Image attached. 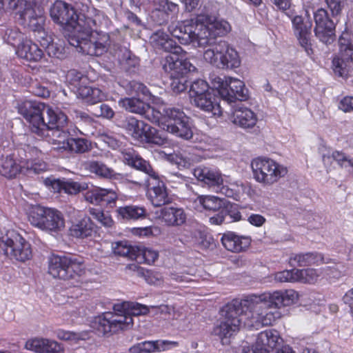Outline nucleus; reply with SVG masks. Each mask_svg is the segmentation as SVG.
Listing matches in <instances>:
<instances>
[{
  "instance_id": "nucleus-1",
  "label": "nucleus",
  "mask_w": 353,
  "mask_h": 353,
  "mask_svg": "<svg viewBox=\"0 0 353 353\" xmlns=\"http://www.w3.org/2000/svg\"><path fill=\"white\" fill-rule=\"evenodd\" d=\"M119 105L128 112L141 115L177 137L185 139L192 137L193 133L188 123V117L179 109H165L163 106L157 108L134 97L120 99Z\"/></svg>"
},
{
  "instance_id": "nucleus-2",
  "label": "nucleus",
  "mask_w": 353,
  "mask_h": 353,
  "mask_svg": "<svg viewBox=\"0 0 353 353\" xmlns=\"http://www.w3.org/2000/svg\"><path fill=\"white\" fill-rule=\"evenodd\" d=\"M113 310L114 312H106L95 316L91 323L92 327L103 335L112 334L132 326L133 316L143 315L149 312L147 306L128 301L114 304Z\"/></svg>"
},
{
  "instance_id": "nucleus-3",
  "label": "nucleus",
  "mask_w": 353,
  "mask_h": 353,
  "mask_svg": "<svg viewBox=\"0 0 353 353\" xmlns=\"http://www.w3.org/2000/svg\"><path fill=\"white\" fill-rule=\"evenodd\" d=\"M162 48L170 54L165 57L163 68L170 74L171 88L174 92L181 93L187 90L190 83L187 74L196 68L188 60L186 52L171 39L161 42Z\"/></svg>"
},
{
  "instance_id": "nucleus-4",
  "label": "nucleus",
  "mask_w": 353,
  "mask_h": 353,
  "mask_svg": "<svg viewBox=\"0 0 353 353\" xmlns=\"http://www.w3.org/2000/svg\"><path fill=\"white\" fill-rule=\"evenodd\" d=\"M26 157L18 159L14 154L0 157V174L7 179L15 178L19 174H39L48 170L43 160L44 152L37 146L26 145Z\"/></svg>"
},
{
  "instance_id": "nucleus-5",
  "label": "nucleus",
  "mask_w": 353,
  "mask_h": 353,
  "mask_svg": "<svg viewBox=\"0 0 353 353\" xmlns=\"http://www.w3.org/2000/svg\"><path fill=\"white\" fill-rule=\"evenodd\" d=\"M259 300V301L256 303H261V307L251 310L250 325L256 327L269 326L279 319L282 316V314L278 310L259 312L263 305L268 308L274 307L276 309L290 306L299 300V294L292 289L276 290L273 292L261 294Z\"/></svg>"
},
{
  "instance_id": "nucleus-6",
  "label": "nucleus",
  "mask_w": 353,
  "mask_h": 353,
  "mask_svg": "<svg viewBox=\"0 0 353 353\" xmlns=\"http://www.w3.org/2000/svg\"><path fill=\"white\" fill-rule=\"evenodd\" d=\"M260 307L261 303H254L252 300L233 299L221 309L220 322L214 327L212 334L221 340L231 337L239 330L241 316L245 314L249 319L251 310Z\"/></svg>"
},
{
  "instance_id": "nucleus-7",
  "label": "nucleus",
  "mask_w": 353,
  "mask_h": 353,
  "mask_svg": "<svg viewBox=\"0 0 353 353\" xmlns=\"http://www.w3.org/2000/svg\"><path fill=\"white\" fill-rule=\"evenodd\" d=\"M90 14H94L95 18L92 17L88 19V21L82 30L68 39L70 45L79 48L82 53L90 56H100L106 51V46L99 40H95L93 37V32H97L98 21L101 14L99 10L95 8L88 12Z\"/></svg>"
},
{
  "instance_id": "nucleus-8",
  "label": "nucleus",
  "mask_w": 353,
  "mask_h": 353,
  "mask_svg": "<svg viewBox=\"0 0 353 353\" xmlns=\"http://www.w3.org/2000/svg\"><path fill=\"white\" fill-rule=\"evenodd\" d=\"M82 259L74 255L52 254L48 259V273L54 279L77 280L85 274Z\"/></svg>"
},
{
  "instance_id": "nucleus-9",
  "label": "nucleus",
  "mask_w": 353,
  "mask_h": 353,
  "mask_svg": "<svg viewBox=\"0 0 353 353\" xmlns=\"http://www.w3.org/2000/svg\"><path fill=\"white\" fill-rule=\"evenodd\" d=\"M52 20L70 32L69 39L79 33L92 17L78 14L73 6L63 1H56L50 8Z\"/></svg>"
},
{
  "instance_id": "nucleus-10",
  "label": "nucleus",
  "mask_w": 353,
  "mask_h": 353,
  "mask_svg": "<svg viewBox=\"0 0 353 353\" xmlns=\"http://www.w3.org/2000/svg\"><path fill=\"white\" fill-rule=\"evenodd\" d=\"M203 58L208 63L223 70L238 68L241 63L239 52L223 40H219L211 48L205 50Z\"/></svg>"
},
{
  "instance_id": "nucleus-11",
  "label": "nucleus",
  "mask_w": 353,
  "mask_h": 353,
  "mask_svg": "<svg viewBox=\"0 0 353 353\" xmlns=\"http://www.w3.org/2000/svg\"><path fill=\"white\" fill-rule=\"evenodd\" d=\"M251 168L254 179L265 185H272L277 183L288 172L286 166L267 157L253 159Z\"/></svg>"
},
{
  "instance_id": "nucleus-12",
  "label": "nucleus",
  "mask_w": 353,
  "mask_h": 353,
  "mask_svg": "<svg viewBox=\"0 0 353 353\" xmlns=\"http://www.w3.org/2000/svg\"><path fill=\"white\" fill-rule=\"evenodd\" d=\"M0 249L10 260L26 262L32 257L31 244L16 230H9L0 241Z\"/></svg>"
},
{
  "instance_id": "nucleus-13",
  "label": "nucleus",
  "mask_w": 353,
  "mask_h": 353,
  "mask_svg": "<svg viewBox=\"0 0 353 353\" xmlns=\"http://www.w3.org/2000/svg\"><path fill=\"white\" fill-rule=\"evenodd\" d=\"M212 83L221 98L230 103L236 101H245L249 98L248 90L244 83L238 79L216 77Z\"/></svg>"
},
{
  "instance_id": "nucleus-14",
  "label": "nucleus",
  "mask_w": 353,
  "mask_h": 353,
  "mask_svg": "<svg viewBox=\"0 0 353 353\" xmlns=\"http://www.w3.org/2000/svg\"><path fill=\"white\" fill-rule=\"evenodd\" d=\"M45 103L37 101L25 100L18 103L17 111L29 123L31 132L39 137L46 127L43 112Z\"/></svg>"
},
{
  "instance_id": "nucleus-15",
  "label": "nucleus",
  "mask_w": 353,
  "mask_h": 353,
  "mask_svg": "<svg viewBox=\"0 0 353 353\" xmlns=\"http://www.w3.org/2000/svg\"><path fill=\"white\" fill-rule=\"evenodd\" d=\"M353 63V34L344 31L339 39V52L332 59L334 72L339 77L345 75L347 67Z\"/></svg>"
},
{
  "instance_id": "nucleus-16",
  "label": "nucleus",
  "mask_w": 353,
  "mask_h": 353,
  "mask_svg": "<svg viewBox=\"0 0 353 353\" xmlns=\"http://www.w3.org/2000/svg\"><path fill=\"white\" fill-rule=\"evenodd\" d=\"M124 125L126 130L138 141L159 145L165 143V139L159 135L154 128L134 117H127Z\"/></svg>"
},
{
  "instance_id": "nucleus-17",
  "label": "nucleus",
  "mask_w": 353,
  "mask_h": 353,
  "mask_svg": "<svg viewBox=\"0 0 353 353\" xmlns=\"http://www.w3.org/2000/svg\"><path fill=\"white\" fill-rule=\"evenodd\" d=\"M48 121L46 122V127L43 128L40 138L50 137H56V139H65L70 135V131L68 128V119L65 114L59 110H54L49 108L47 110Z\"/></svg>"
},
{
  "instance_id": "nucleus-18",
  "label": "nucleus",
  "mask_w": 353,
  "mask_h": 353,
  "mask_svg": "<svg viewBox=\"0 0 353 353\" xmlns=\"http://www.w3.org/2000/svg\"><path fill=\"white\" fill-rule=\"evenodd\" d=\"M19 14L22 24L39 34L36 36L37 39L47 35L44 29L46 17L43 9L36 8L32 3L26 1L24 8L19 10Z\"/></svg>"
},
{
  "instance_id": "nucleus-19",
  "label": "nucleus",
  "mask_w": 353,
  "mask_h": 353,
  "mask_svg": "<svg viewBox=\"0 0 353 353\" xmlns=\"http://www.w3.org/2000/svg\"><path fill=\"white\" fill-rule=\"evenodd\" d=\"M314 19L316 37L326 45L332 43L336 39V24L330 18L327 11L323 8L318 9L314 13Z\"/></svg>"
},
{
  "instance_id": "nucleus-20",
  "label": "nucleus",
  "mask_w": 353,
  "mask_h": 353,
  "mask_svg": "<svg viewBox=\"0 0 353 353\" xmlns=\"http://www.w3.org/2000/svg\"><path fill=\"white\" fill-rule=\"evenodd\" d=\"M230 30V26L225 21H214L208 24L200 23L199 37L201 46L211 48L212 45L219 42L216 38L226 34Z\"/></svg>"
},
{
  "instance_id": "nucleus-21",
  "label": "nucleus",
  "mask_w": 353,
  "mask_h": 353,
  "mask_svg": "<svg viewBox=\"0 0 353 353\" xmlns=\"http://www.w3.org/2000/svg\"><path fill=\"white\" fill-rule=\"evenodd\" d=\"M200 23L193 19L186 20L178 23L172 30V34L183 45L192 43L194 46L202 47L200 43L199 34Z\"/></svg>"
},
{
  "instance_id": "nucleus-22",
  "label": "nucleus",
  "mask_w": 353,
  "mask_h": 353,
  "mask_svg": "<svg viewBox=\"0 0 353 353\" xmlns=\"http://www.w3.org/2000/svg\"><path fill=\"white\" fill-rule=\"evenodd\" d=\"M292 24L294 34L300 46L308 56H312L314 54L311 42L312 21L305 19L302 16L296 15L292 19Z\"/></svg>"
},
{
  "instance_id": "nucleus-23",
  "label": "nucleus",
  "mask_w": 353,
  "mask_h": 353,
  "mask_svg": "<svg viewBox=\"0 0 353 353\" xmlns=\"http://www.w3.org/2000/svg\"><path fill=\"white\" fill-rule=\"evenodd\" d=\"M85 199L90 203L113 208L116 206L118 195L111 189L95 187L85 192Z\"/></svg>"
},
{
  "instance_id": "nucleus-24",
  "label": "nucleus",
  "mask_w": 353,
  "mask_h": 353,
  "mask_svg": "<svg viewBox=\"0 0 353 353\" xmlns=\"http://www.w3.org/2000/svg\"><path fill=\"white\" fill-rule=\"evenodd\" d=\"M179 10L178 4L168 0H162L151 12L150 18L155 25H165L177 17Z\"/></svg>"
},
{
  "instance_id": "nucleus-25",
  "label": "nucleus",
  "mask_w": 353,
  "mask_h": 353,
  "mask_svg": "<svg viewBox=\"0 0 353 353\" xmlns=\"http://www.w3.org/2000/svg\"><path fill=\"white\" fill-rule=\"evenodd\" d=\"M148 184L147 194L152 205L156 207L162 206L170 202L166 187L163 181L160 180L158 173L156 177H150Z\"/></svg>"
},
{
  "instance_id": "nucleus-26",
  "label": "nucleus",
  "mask_w": 353,
  "mask_h": 353,
  "mask_svg": "<svg viewBox=\"0 0 353 353\" xmlns=\"http://www.w3.org/2000/svg\"><path fill=\"white\" fill-rule=\"evenodd\" d=\"M121 154L125 165L147 174L149 177L157 176V172L150 162L142 158L138 152L133 149H128L124 150Z\"/></svg>"
},
{
  "instance_id": "nucleus-27",
  "label": "nucleus",
  "mask_w": 353,
  "mask_h": 353,
  "mask_svg": "<svg viewBox=\"0 0 353 353\" xmlns=\"http://www.w3.org/2000/svg\"><path fill=\"white\" fill-rule=\"evenodd\" d=\"M221 241L228 251L239 253L249 248L252 239L250 236L238 235L234 232L228 231L222 235Z\"/></svg>"
},
{
  "instance_id": "nucleus-28",
  "label": "nucleus",
  "mask_w": 353,
  "mask_h": 353,
  "mask_svg": "<svg viewBox=\"0 0 353 353\" xmlns=\"http://www.w3.org/2000/svg\"><path fill=\"white\" fill-rule=\"evenodd\" d=\"M95 232V225L90 217L86 214H79L72 222L69 228V234L77 239L91 237Z\"/></svg>"
},
{
  "instance_id": "nucleus-29",
  "label": "nucleus",
  "mask_w": 353,
  "mask_h": 353,
  "mask_svg": "<svg viewBox=\"0 0 353 353\" xmlns=\"http://www.w3.org/2000/svg\"><path fill=\"white\" fill-rule=\"evenodd\" d=\"M16 54L20 59L28 62L37 63L44 57V52L39 46L31 39L26 38L18 44Z\"/></svg>"
},
{
  "instance_id": "nucleus-30",
  "label": "nucleus",
  "mask_w": 353,
  "mask_h": 353,
  "mask_svg": "<svg viewBox=\"0 0 353 353\" xmlns=\"http://www.w3.org/2000/svg\"><path fill=\"white\" fill-rule=\"evenodd\" d=\"M53 144H57V149L68 151L70 153L82 154L88 152L91 148V143L84 138H70L65 139H52Z\"/></svg>"
},
{
  "instance_id": "nucleus-31",
  "label": "nucleus",
  "mask_w": 353,
  "mask_h": 353,
  "mask_svg": "<svg viewBox=\"0 0 353 353\" xmlns=\"http://www.w3.org/2000/svg\"><path fill=\"white\" fill-rule=\"evenodd\" d=\"M194 104L203 111L211 112L212 115L220 117L223 114L222 108L219 104V98L212 92L209 91L193 100Z\"/></svg>"
},
{
  "instance_id": "nucleus-32",
  "label": "nucleus",
  "mask_w": 353,
  "mask_h": 353,
  "mask_svg": "<svg viewBox=\"0 0 353 353\" xmlns=\"http://www.w3.org/2000/svg\"><path fill=\"white\" fill-rule=\"evenodd\" d=\"M161 221L167 226H181L186 222L187 216L181 208L165 206L161 209Z\"/></svg>"
},
{
  "instance_id": "nucleus-33",
  "label": "nucleus",
  "mask_w": 353,
  "mask_h": 353,
  "mask_svg": "<svg viewBox=\"0 0 353 353\" xmlns=\"http://www.w3.org/2000/svg\"><path fill=\"white\" fill-rule=\"evenodd\" d=\"M232 122L245 129L252 128L257 122L256 114L244 105H237L232 112Z\"/></svg>"
},
{
  "instance_id": "nucleus-34",
  "label": "nucleus",
  "mask_w": 353,
  "mask_h": 353,
  "mask_svg": "<svg viewBox=\"0 0 353 353\" xmlns=\"http://www.w3.org/2000/svg\"><path fill=\"white\" fill-rule=\"evenodd\" d=\"M325 263L323 255L316 252L292 254L289 259V263L291 266L319 265Z\"/></svg>"
},
{
  "instance_id": "nucleus-35",
  "label": "nucleus",
  "mask_w": 353,
  "mask_h": 353,
  "mask_svg": "<svg viewBox=\"0 0 353 353\" xmlns=\"http://www.w3.org/2000/svg\"><path fill=\"white\" fill-rule=\"evenodd\" d=\"M177 346L178 343L170 341H145L138 343L130 349L132 353H151L154 352L165 351L168 348V345Z\"/></svg>"
},
{
  "instance_id": "nucleus-36",
  "label": "nucleus",
  "mask_w": 353,
  "mask_h": 353,
  "mask_svg": "<svg viewBox=\"0 0 353 353\" xmlns=\"http://www.w3.org/2000/svg\"><path fill=\"white\" fill-rule=\"evenodd\" d=\"M228 216L232 222H237L245 219L243 218L240 208L236 203H224L223 208L216 216L210 218L212 223L217 225L222 224L225 221L226 216Z\"/></svg>"
},
{
  "instance_id": "nucleus-37",
  "label": "nucleus",
  "mask_w": 353,
  "mask_h": 353,
  "mask_svg": "<svg viewBox=\"0 0 353 353\" xmlns=\"http://www.w3.org/2000/svg\"><path fill=\"white\" fill-rule=\"evenodd\" d=\"M116 212L118 217L128 221L143 220L148 215L147 210L143 206L129 205L119 207Z\"/></svg>"
},
{
  "instance_id": "nucleus-38",
  "label": "nucleus",
  "mask_w": 353,
  "mask_h": 353,
  "mask_svg": "<svg viewBox=\"0 0 353 353\" xmlns=\"http://www.w3.org/2000/svg\"><path fill=\"white\" fill-rule=\"evenodd\" d=\"M85 169L90 173L94 174L97 176L103 179H121L122 174H117L112 168H108L105 164L97 161H87L84 164Z\"/></svg>"
},
{
  "instance_id": "nucleus-39",
  "label": "nucleus",
  "mask_w": 353,
  "mask_h": 353,
  "mask_svg": "<svg viewBox=\"0 0 353 353\" xmlns=\"http://www.w3.org/2000/svg\"><path fill=\"white\" fill-rule=\"evenodd\" d=\"M194 176L209 187H219L223 183V179L219 172L207 167L198 168L194 171Z\"/></svg>"
},
{
  "instance_id": "nucleus-40",
  "label": "nucleus",
  "mask_w": 353,
  "mask_h": 353,
  "mask_svg": "<svg viewBox=\"0 0 353 353\" xmlns=\"http://www.w3.org/2000/svg\"><path fill=\"white\" fill-rule=\"evenodd\" d=\"M65 221L61 212L57 210L48 208L41 229L57 232L63 228Z\"/></svg>"
},
{
  "instance_id": "nucleus-41",
  "label": "nucleus",
  "mask_w": 353,
  "mask_h": 353,
  "mask_svg": "<svg viewBox=\"0 0 353 353\" xmlns=\"http://www.w3.org/2000/svg\"><path fill=\"white\" fill-rule=\"evenodd\" d=\"M280 339L276 330H266L258 334L256 343L263 348L265 353H266L268 351V348L274 349L276 347Z\"/></svg>"
},
{
  "instance_id": "nucleus-42",
  "label": "nucleus",
  "mask_w": 353,
  "mask_h": 353,
  "mask_svg": "<svg viewBox=\"0 0 353 353\" xmlns=\"http://www.w3.org/2000/svg\"><path fill=\"white\" fill-rule=\"evenodd\" d=\"M78 94L83 100L90 104L99 103L105 97L103 92L99 88L85 85L79 88Z\"/></svg>"
},
{
  "instance_id": "nucleus-43",
  "label": "nucleus",
  "mask_w": 353,
  "mask_h": 353,
  "mask_svg": "<svg viewBox=\"0 0 353 353\" xmlns=\"http://www.w3.org/2000/svg\"><path fill=\"white\" fill-rule=\"evenodd\" d=\"M112 248L115 255L126 256L132 260L137 259L140 251L139 248L131 245L126 241L116 242Z\"/></svg>"
},
{
  "instance_id": "nucleus-44",
  "label": "nucleus",
  "mask_w": 353,
  "mask_h": 353,
  "mask_svg": "<svg viewBox=\"0 0 353 353\" xmlns=\"http://www.w3.org/2000/svg\"><path fill=\"white\" fill-rule=\"evenodd\" d=\"M37 40L41 43V46H46L48 53L50 56L61 59L65 56V47L61 43H56L50 40L48 35L41 36L37 38Z\"/></svg>"
},
{
  "instance_id": "nucleus-45",
  "label": "nucleus",
  "mask_w": 353,
  "mask_h": 353,
  "mask_svg": "<svg viewBox=\"0 0 353 353\" xmlns=\"http://www.w3.org/2000/svg\"><path fill=\"white\" fill-rule=\"evenodd\" d=\"M47 210H48V208L39 205L32 206L28 213V219L31 225L41 229Z\"/></svg>"
},
{
  "instance_id": "nucleus-46",
  "label": "nucleus",
  "mask_w": 353,
  "mask_h": 353,
  "mask_svg": "<svg viewBox=\"0 0 353 353\" xmlns=\"http://www.w3.org/2000/svg\"><path fill=\"white\" fill-rule=\"evenodd\" d=\"M57 337L60 340L71 341L77 342L79 341H85L90 338V332L88 331H83L80 332H74L59 329L55 332Z\"/></svg>"
},
{
  "instance_id": "nucleus-47",
  "label": "nucleus",
  "mask_w": 353,
  "mask_h": 353,
  "mask_svg": "<svg viewBox=\"0 0 353 353\" xmlns=\"http://www.w3.org/2000/svg\"><path fill=\"white\" fill-rule=\"evenodd\" d=\"M198 199L205 210L212 212L221 210L225 203L223 200L214 196H201Z\"/></svg>"
},
{
  "instance_id": "nucleus-48",
  "label": "nucleus",
  "mask_w": 353,
  "mask_h": 353,
  "mask_svg": "<svg viewBox=\"0 0 353 353\" xmlns=\"http://www.w3.org/2000/svg\"><path fill=\"white\" fill-rule=\"evenodd\" d=\"M331 158H332L335 161H336L337 164L343 168L344 166V163L347 162L348 165L351 168H353V159H347L346 154L338 150H334L332 152V154H323L322 155V161L324 164L331 163Z\"/></svg>"
},
{
  "instance_id": "nucleus-49",
  "label": "nucleus",
  "mask_w": 353,
  "mask_h": 353,
  "mask_svg": "<svg viewBox=\"0 0 353 353\" xmlns=\"http://www.w3.org/2000/svg\"><path fill=\"white\" fill-rule=\"evenodd\" d=\"M87 79L86 76L75 69L68 70L66 74V80L71 85L77 88L78 92L79 88L84 85L83 84L85 83Z\"/></svg>"
},
{
  "instance_id": "nucleus-50",
  "label": "nucleus",
  "mask_w": 353,
  "mask_h": 353,
  "mask_svg": "<svg viewBox=\"0 0 353 353\" xmlns=\"http://www.w3.org/2000/svg\"><path fill=\"white\" fill-rule=\"evenodd\" d=\"M208 82L203 79H196L190 84V97L193 100L196 97L209 92Z\"/></svg>"
},
{
  "instance_id": "nucleus-51",
  "label": "nucleus",
  "mask_w": 353,
  "mask_h": 353,
  "mask_svg": "<svg viewBox=\"0 0 353 353\" xmlns=\"http://www.w3.org/2000/svg\"><path fill=\"white\" fill-rule=\"evenodd\" d=\"M296 272L299 277L298 282L303 283H314L319 277L317 270L313 268L297 269Z\"/></svg>"
},
{
  "instance_id": "nucleus-52",
  "label": "nucleus",
  "mask_w": 353,
  "mask_h": 353,
  "mask_svg": "<svg viewBox=\"0 0 353 353\" xmlns=\"http://www.w3.org/2000/svg\"><path fill=\"white\" fill-rule=\"evenodd\" d=\"M159 257V252L152 248H143L140 249L139 256L136 261L139 263H145L148 265L153 264Z\"/></svg>"
},
{
  "instance_id": "nucleus-53",
  "label": "nucleus",
  "mask_w": 353,
  "mask_h": 353,
  "mask_svg": "<svg viewBox=\"0 0 353 353\" xmlns=\"http://www.w3.org/2000/svg\"><path fill=\"white\" fill-rule=\"evenodd\" d=\"M4 40L13 46L19 43L23 39V34L19 28L16 27L7 28L4 31Z\"/></svg>"
},
{
  "instance_id": "nucleus-54",
  "label": "nucleus",
  "mask_w": 353,
  "mask_h": 353,
  "mask_svg": "<svg viewBox=\"0 0 353 353\" xmlns=\"http://www.w3.org/2000/svg\"><path fill=\"white\" fill-rule=\"evenodd\" d=\"M296 271L297 269H292L276 272L274 275V279L281 283L298 282L299 277Z\"/></svg>"
},
{
  "instance_id": "nucleus-55",
  "label": "nucleus",
  "mask_w": 353,
  "mask_h": 353,
  "mask_svg": "<svg viewBox=\"0 0 353 353\" xmlns=\"http://www.w3.org/2000/svg\"><path fill=\"white\" fill-rule=\"evenodd\" d=\"M90 214L105 227L110 228L114 223L112 217L110 215L105 214L102 210L90 208Z\"/></svg>"
},
{
  "instance_id": "nucleus-56",
  "label": "nucleus",
  "mask_w": 353,
  "mask_h": 353,
  "mask_svg": "<svg viewBox=\"0 0 353 353\" xmlns=\"http://www.w3.org/2000/svg\"><path fill=\"white\" fill-rule=\"evenodd\" d=\"M41 353H64V348L61 343L45 339V342Z\"/></svg>"
},
{
  "instance_id": "nucleus-57",
  "label": "nucleus",
  "mask_w": 353,
  "mask_h": 353,
  "mask_svg": "<svg viewBox=\"0 0 353 353\" xmlns=\"http://www.w3.org/2000/svg\"><path fill=\"white\" fill-rule=\"evenodd\" d=\"M45 338H33L28 340L25 344L26 349L37 353H41Z\"/></svg>"
},
{
  "instance_id": "nucleus-58",
  "label": "nucleus",
  "mask_w": 353,
  "mask_h": 353,
  "mask_svg": "<svg viewBox=\"0 0 353 353\" xmlns=\"http://www.w3.org/2000/svg\"><path fill=\"white\" fill-rule=\"evenodd\" d=\"M333 17L341 14L346 0H325Z\"/></svg>"
},
{
  "instance_id": "nucleus-59",
  "label": "nucleus",
  "mask_w": 353,
  "mask_h": 353,
  "mask_svg": "<svg viewBox=\"0 0 353 353\" xmlns=\"http://www.w3.org/2000/svg\"><path fill=\"white\" fill-rule=\"evenodd\" d=\"M26 1L24 0H18L16 3L15 0H0V17L4 13L6 6L8 8L14 10L19 6H22L24 4L23 2L25 3Z\"/></svg>"
},
{
  "instance_id": "nucleus-60",
  "label": "nucleus",
  "mask_w": 353,
  "mask_h": 353,
  "mask_svg": "<svg viewBox=\"0 0 353 353\" xmlns=\"http://www.w3.org/2000/svg\"><path fill=\"white\" fill-rule=\"evenodd\" d=\"M45 184L51 188L54 192L63 191L64 181L48 177L45 179Z\"/></svg>"
},
{
  "instance_id": "nucleus-61",
  "label": "nucleus",
  "mask_w": 353,
  "mask_h": 353,
  "mask_svg": "<svg viewBox=\"0 0 353 353\" xmlns=\"http://www.w3.org/2000/svg\"><path fill=\"white\" fill-rule=\"evenodd\" d=\"M30 92H32L34 95L43 98L48 97L50 94L49 90L47 88L40 85L38 83L32 84L30 85Z\"/></svg>"
},
{
  "instance_id": "nucleus-62",
  "label": "nucleus",
  "mask_w": 353,
  "mask_h": 353,
  "mask_svg": "<svg viewBox=\"0 0 353 353\" xmlns=\"http://www.w3.org/2000/svg\"><path fill=\"white\" fill-rule=\"evenodd\" d=\"M81 185L75 181H64L63 192L70 194H76L81 192Z\"/></svg>"
},
{
  "instance_id": "nucleus-63",
  "label": "nucleus",
  "mask_w": 353,
  "mask_h": 353,
  "mask_svg": "<svg viewBox=\"0 0 353 353\" xmlns=\"http://www.w3.org/2000/svg\"><path fill=\"white\" fill-rule=\"evenodd\" d=\"M339 109L344 112L353 111V97H344L339 103Z\"/></svg>"
},
{
  "instance_id": "nucleus-64",
  "label": "nucleus",
  "mask_w": 353,
  "mask_h": 353,
  "mask_svg": "<svg viewBox=\"0 0 353 353\" xmlns=\"http://www.w3.org/2000/svg\"><path fill=\"white\" fill-rule=\"evenodd\" d=\"M130 88L138 94H141L148 96L150 94L149 89L143 83L138 81H131L130 83Z\"/></svg>"
}]
</instances>
